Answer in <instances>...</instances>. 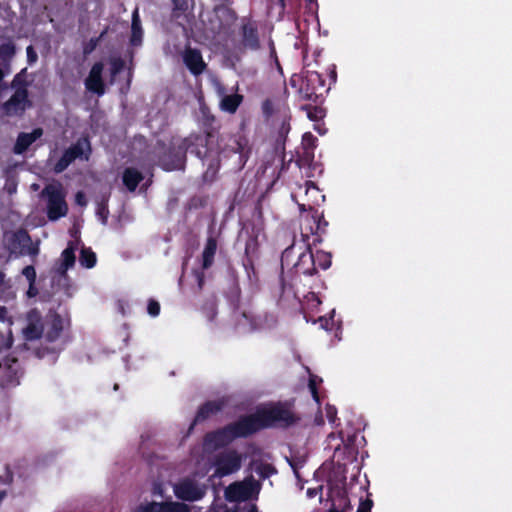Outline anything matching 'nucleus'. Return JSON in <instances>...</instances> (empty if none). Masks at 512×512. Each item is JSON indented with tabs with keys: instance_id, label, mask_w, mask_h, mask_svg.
<instances>
[{
	"instance_id": "obj_1",
	"label": "nucleus",
	"mask_w": 512,
	"mask_h": 512,
	"mask_svg": "<svg viewBox=\"0 0 512 512\" xmlns=\"http://www.w3.org/2000/svg\"><path fill=\"white\" fill-rule=\"evenodd\" d=\"M214 138L212 128L183 138L186 153L195 155L207 166L203 174L205 181H213L221 166L219 147L214 143Z\"/></svg>"
},
{
	"instance_id": "obj_22",
	"label": "nucleus",
	"mask_w": 512,
	"mask_h": 512,
	"mask_svg": "<svg viewBox=\"0 0 512 512\" xmlns=\"http://www.w3.org/2000/svg\"><path fill=\"white\" fill-rule=\"evenodd\" d=\"M235 439L236 438L233 434L230 424H227L213 432L207 433L205 436L206 442L213 443L217 447L228 445Z\"/></svg>"
},
{
	"instance_id": "obj_55",
	"label": "nucleus",
	"mask_w": 512,
	"mask_h": 512,
	"mask_svg": "<svg viewBox=\"0 0 512 512\" xmlns=\"http://www.w3.org/2000/svg\"><path fill=\"white\" fill-rule=\"evenodd\" d=\"M13 481V473L12 471L9 469V467L7 466L6 467V475L5 477L3 476H0V483H3V484H11Z\"/></svg>"
},
{
	"instance_id": "obj_59",
	"label": "nucleus",
	"mask_w": 512,
	"mask_h": 512,
	"mask_svg": "<svg viewBox=\"0 0 512 512\" xmlns=\"http://www.w3.org/2000/svg\"><path fill=\"white\" fill-rule=\"evenodd\" d=\"M38 293V290L35 288V284H29V289L27 294L29 297H35Z\"/></svg>"
},
{
	"instance_id": "obj_56",
	"label": "nucleus",
	"mask_w": 512,
	"mask_h": 512,
	"mask_svg": "<svg viewBox=\"0 0 512 512\" xmlns=\"http://www.w3.org/2000/svg\"><path fill=\"white\" fill-rule=\"evenodd\" d=\"M332 322H333V318L332 317L330 319H328L326 317H320L319 318L320 326L322 328H324L325 330H331L332 329V326H330V324L332 325Z\"/></svg>"
},
{
	"instance_id": "obj_39",
	"label": "nucleus",
	"mask_w": 512,
	"mask_h": 512,
	"mask_svg": "<svg viewBox=\"0 0 512 512\" xmlns=\"http://www.w3.org/2000/svg\"><path fill=\"white\" fill-rule=\"evenodd\" d=\"M321 382H322V379L318 378L315 375H310L308 387H309V390L311 392L313 399L318 404H320V397H319L317 385H318V383H321Z\"/></svg>"
},
{
	"instance_id": "obj_46",
	"label": "nucleus",
	"mask_w": 512,
	"mask_h": 512,
	"mask_svg": "<svg viewBox=\"0 0 512 512\" xmlns=\"http://www.w3.org/2000/svg\"><path fill=\"white\" fill-rule=\"evenodd\" d=\"M160 304L155 299H149L147 304V312L152 317H157L160 314Z\"/></svg>"
},
{
	"instance_id": "obj_15",
	"label": "nucleus",
	"mask_w": 512,
	"mask_h": 512,
	"mask_svg": "<svg viewBox=\"0 0 512 512\" xmlns=\"http://www.w3.org/2000/svg\"><path fill=\"white\" fill-rule=\"evenodd\" d=\"M69 326V318H64L57 312L50 313L44 332L45 341L48 343H54L61 337L64 330Z\"/></svg>"
},
{
	"instance_id": "obj_37",
	"label": "nucleus",
	"mask_w": 512,
	"mask_h": 512,
	"mask_svg": "<svg viewBox=\"0 0 512 512\" xmlns=\"http://www.w3.org/2000/svg\"><path fill=\"white\" fill-rule=\"evenodd\" d=\"M26 71L27 69L24 68L14 76L11 82V87L14 89V91L21 88L27 89L29 83L26 80Z\"/></svg>"
},
{
	"instance_id": "obj_61",
	"label": "nucleus",
	"mask_w": 512,
	"mask_h": 512,
	"mask_svg": "<svg viewBox=\"0 0 512 512\" xmlns=\"http://www.w3.org/2000/svg\"><path fill=\"white\" fill-rule=\"evenodd\" d=\"M215 116L209 115L205 118V126H211L213 122H215Z\"/></svg>"
},
{
	"instance_id": "obj_57",
	"label": "nucleus",
	"mask_w": 512,
	"mask_h": 512,
	"mask_svg": "<svg viewBox=\"0 0 512 512\" xmlns=\"http://www.w3.org/2000/svg\"><path fill=\"white\" fill-rule=\"evenodd\" d=\"M275 5L278 6L279 15H283L286 10V0H271Z\"/></svg>"
},
{
	"instance_id": "obj_33",
	"label": "nucleus",
	"mask_w": 512,
	"mask_h": 512,
	"mask_svg": "<svg viewBox=\"0 0 512 512\" xmlns=\"http://www.w3.org/2000/svg\"><path fill=\"white\" fill-rule=\"evenodd\" d=\"M332 507L336 510L348 512L352 509L350 499L345 489H339L335 494V501Z\"/></svg>"
},
{
	"instance_id": "obj_19",
	"label": "nucleus",
	"mask_w": 512,
	"mask_h": 512,
	"mask_svg": "<svg viewBox=\"0 0 512 512\" xmlns=\"http://www.w3.org/2000/svg\"><path fill=\"white\" fill-rule=\"evenodd\" d=\"M291 115L287 107L283 108L281 114V121L277 127L276 139H275V150L284 152L287 136L291 130L290 126Z\"/></svg>"
},
{
	"instance_id": "obj_60",
	"label": "nucleus",
	"mask_w": 512,
	"mask_h": 512,
	"mask_svg": "<svg viewBox=\"0 0 512 512\" xmlns=\"http://www.w3.org/2000/svg\"><path fill=\"white\" fill-rule=\"evenodd\" d=\"M4 299V296H0V301ZM7 309L4 306H0V321L5 319Z\"/></svg>"
},
{
	"instance_id": "obj_2",
	"label": "nucleus",
	"mask_w": 512,
	"mask_h": 512,
	"mask_svg": "<svg viewBox=\"0 0 512 512\" xmlns=\"http://www.w3.org/2000/svg\"><path fill=\"white\" fill-rule=\"evenodd\" d=\"M292 88H295L301 100L317 103L328 92L325 79L316 71H305L293 74L289 80Z\"/></svg>"
},
{
	"instance_id": "obj_3",
	"label": "nucleus",
	"mask_w": 512,
	"mask_h": 512,
	"mask_svg": "<svg viewBox=\"0 0 512 512\" xmlns=\"http://www.w3.org/2000/svg\"><path fill=\"white\" fill-rule=\"evenodd\" d=\"M306 248L300 252L297 261L292 264L291 269L295 275L314 276L318 269L327 270L332 264V255L323 250L312 251V243L304 242Z\"/></svg>"
},
{
	"instance_id": "obj_8",
	"label": "nucleus",
	"mask_w": 512,
	"mask_h": 512,
	"mask_svg": "<svg viewBox=\"0 0 512 512\" xmlns=\"http://www.w3.org/2000/svg\"><path fill=\"white\" fill-rule=\"evenodd\" d=\"M220 156L231 157L234 154L238 155V165L243 168L248 161L251 153L248 138L243 133L232 134L228 137L226 143L222 148H219Z\"/></svg>"
},
{
	"instance_id": "obj_24",
	"label": "nucleus",
	"mask_w": 512,
	"mask_h": 512,
	"mask_svg": "<svg viewBox=\"0 0 512 512\" xmlns=\"http://www.w3.org/2000/svg\"><path fill=\"white\" fill-rule=\"evenodd\" d=\"M317 138L311 133L306 132L302 137L303 155L297 159V165L302 167L309 165L314 158V148L316 147Z\"/></svg>"
},
{
	"instance_id": "obj_47",
	"label": "nucleus",
	"mask_w": 512,
	"mask_h": 512,
	"mask_svg": "<svg viewBox=\"0 0 512 512\" xmlns=\"http://www.w3.org/2000/svg\"><path fill=\"white\" fill-rule=\"evenodd\" d=\"M22 275L26 277V279L28 280L29 284H35V282H36V270H35L34 266L27 265L26 267H24L23 270H22Z\"/></svg>"
},
{
	"instance_id": "obj_53",
	"label": "nucleus",
	"mask_w": 512,
	"mask_h": 512,
	"mask_svg": "<svg viewBox=\"0 0 512 512\" xmlns=\"http://www.w3.org/2000/svg\"><path fill=\"white\" fill-rule=\"evenodd\" d=\"M10 288V284L5 280V274L0 271V296H4V293Z\"/></svg>"
},
{
	"instance_id": "obj_20",
	"label": "nucleus",
	"mask_w": 512,
	"mask_h": 512,
	"mask_svg": "<svg viewBox=\"0 0 512 512\" xmlns=\"http://www.w3.org/2000/svg\"><path fill=\"white\" fill-rule=\"evenodd\" d=\"M226 405V402L223 399L207 401L202 404L195 415V418L190 426V429L194 427L197 423L203 422L208 419L211 415H214L220 412Z\"/></svg>"
},
{
	"instance_id": "obj_50",
	"label": "nucleus",
	"mask_w": 512,
	"mask_h": 512,
	"mask_svg": "<svg viewBox=\"0 0 512 512\" xmlns=\"http://www.w3.org/2000/svg\"><path fill=\"white\" fill-rule=\"evenodd\" d=\"M193 275L196 279V282H197V286H198V290L201 291L204 287V283H205V275H204V272L202 270H196L194 269L193 270Z\"/></svg>"
},
{
	"instance_id": "obj_54",
	"label": "nucleus",
	"mask_w": 512,
	"mask_h": 512,
	"mask_svg": "<svg viewBox=\"0 0 512 512\" xmlns=\"http://www.w3.org/2000/svg\"><path fill=\"white\" fill-rule=\"evenodd\" d=\"M75 202L77 205L81 207H85L87 205L86 195L83 191H78L75 195Z\"/></svg>"
},
{
	"instance_id": "obj_64",
	"label": "nucleus",
	"mask_w": 512,
	"mask_h": 512,
	"mask_svg": "<svg viewBox=\"0 0 512 512\" xmlns=\"http://www.w3.org/2000/svg\"><path fill=\"white\" fill-rule=\"evenodd\" d=\"M247 512H257L256 506H252Z\"/></svg>"
},
{
	"instance_id": "obj_41",
	"label": "nucleus",
	"mask_w": 512,
	"mask_h": 512,
	"mask_svg": "<svg viewBox=\"0 0 512 512\" xmlns=\"http://www.w3.org/2000/svg\"><path fill=\"white\" fill-rule=\"evenodd\" d=\"M303 108L307 111L310 120L318 121L324 117V110L321 107L307 105Z\"/></svg>"
},
{
	"instance_id": "obj_25",
	"label": "nucleus",
	"mask_w": 512,
	"mask_h": 512,
	"mask_svg": "<svg viewBox=\"0 0 512 512\" xmlns=\"http://www.w3.org/2000/svg\"><path fill=\"white\" fill-rule=\"evenodd\" d=\"M77 250V243L69 241L67 247L61 253V262L57 268V272L64 276L67 271L72 268L76 261L75 251Z\"/></svg>"
},
{
	"instance_id": "obj_14",
	"label": "nucleus",
	"mask_w": 512,
	"mask_h": 512,
	"mask_svg": "<svg viewBox=\"0 0 512 512\" xmlns=\"http://www.w3.org/2000/svg\"><path fill=\"white\" fill-rule=\"evenodd\" d=\"M32 105L28 89L21 88L14 91L11 97L3 103L2 109L7 116H22Z\"/></svg>"
},
{
	"instance_id": "obj_26",
	"label": "nucleus",
	"mask_w": 512,
	"mask_h": 512,
	"mask_svg": "<svg viewBox=\"0 0 512 512\" xmlns=\"http://www.w3.org/2000/svg\"><path fill=\"white\" fill-rule=\"evenodd\" d=\"M143 512H190L188 506L180 502H152L143 508Z\"/></svg>"
},
{
	"instance_id": "obj_34",
	"label": "nucleus",
	"mask_w": 512,
	"mask_h": 512,
	"mask_svg": "<svg viewBox=\"0 0 512 512\" xmlns=\"http://www.w3.org/2000/svg\"><path fill=\"white\" fill-rule=\"evenodd\" d=\"M96 254L93 252V250L90 247H82L80 251L79 256V262L81 266L91 269L96 265Z\"/></svg>"
},
{
	"instance_id": "obj_16",
	"label": "nucleus",
	"mask_w": 512,
	"mask_h": 512,
	"mask_svg": "<svg viewBox=\"0 0 512 512\" xmlns=\"http://www.w3.org/2000/svg\"><path fill=\"white\" fill-rule=\"evenodd\" d=\"M182 60L189 72L194 76L201 75L207 69L202 53L197 48L186 46L182 53Z\"/></svg>"
},
{
	"instance_id": "obj_31",
	"label": "nucleus",
	"mask_w": 512,
	"mask_h": 512,
	"mask_svg": "<svg viewBox=\"0 0 512 512\" xmlns=\"http://www.w3.org/2000/svg\"><path fill=\"white\" fill-rule=\"evenodd\" d=\"M142 38L143 29L141 20L138 9H135L132 14L130 44L135 47L140 46L142 44Z\"/></svg>"
},
{
	"instance_id": "obj_49",
	"label": "nucleus",
	"mask_w": 512,
	"mask_h": 512,
	"mask_svg": "<svg viewBox=\"0 0 512 512\" xmlns=\"http://www.w3.org/2000/svg\"><path fill=\"white\" fill-rule=\"evenodd\" d=\"M373 500L369 497L361 499L356 512H371Z\"/></svg>"
},
{
	"instance_id": "obj_62",
	"label": "nucleus",
	"mask_w": 512,
	"mask_h": 512,
	"mask_svg": "<svg viewBox=\"0 0 512 512\" xmlns=\"http://www.w3.org/2000/svg\"><path fill=\"white\" fill-rule=\"evenodd\" d=\"M7 190H8V192H9L10 194H11V193H13V192H15V191H16V185L14 184L13 186H9Z\"/></svg>"
},
{
	"instance_id": "obj_35",
	"label": "nucleus",
	"mask_w": 512,
	"mask_h": 512,
	"mask_svg": "<svg viewBox=\"0 0 512 512\" xmlns=\"http://www.w3.org/2000/svg\"><path fill=\"white\" fill-rule=\"evenodd\" d=\"M259 242L257 235H250L245 243L244 257L258 258Z\"/></svg>"
},
{
	"instance_id": "obj_13",
	"label": "nucleus",
	"mask_w": 512,
	"mask_h": 512,
	"mask_svg": "<svg viewBox=\"0 0 512 512\" xmlns=\"http://www.w3.org/2000/svg\"><path fill=\"white\" fill-rule=\"evenodd\" d=\"M175 496L188 502L201 500L206 494V487L199 485L196 481L185 478L174 485L173 488Z\"/></svg>"
},
{
	"instance_id": "obj_18",
	"label": "nucleus",
	"mask_w": 512,
	"mask_h": 512,
	"mask_svg": "<svg viewBox=\"0 0 512 512\" xmlns=\"http://www.w3.org/2000/svg\"><path fill=\"white\" fill-rule=\"evenodd\" d=\"M104 65L102 62H96L91 67L88 77L85 79V87L88 91L102 96L105 93V84L102 79Z\"/></svg>"
},
{
	"instance_id": "obj_32",
	"label": "nucleus",
	"mask_w": 512,
	"mask_h": 512,
	"mask_svg": "<svg viewBox=\"0 0 512 512\" xmlns=\"http://www.w3.org/2000/svg\"><path fill=\"white\" fill-rule=\"evenodd\" d=\"M16 54V46L11 39L0 43V62L3 66H10L11 60Z\"/></svg>"
},
{
	"instance_id": "obj_42",
	"label": "nucleus",
	"mask_w": 512,
	"mask_h": 512,
	"mask_svg": "<svg viewBox=\"0 0 512 512\" xmlns=\"http://www.w3.org/2000/svg\"><path fill=\"white\" fill-rule=\"evenodd\" d=\"M255 259L256 258L244 257L242 260V265H243L249 279H251L252 276L256 275L255 265H254Z\"/></svg>"
},
{
	"instance_id": "obj_63",
	"label": "nucleus",
	"mask_w": 512,
	"mask_h": 512,
	"mask_svg": "<svg viewBox=\"0 0 512 512\" xmlns=\"http://www.w3.org/2000/svg\"><path fill=\"white\" fill-rule=\"evenodd\" d=\"M328 512H345V511H342V510H336L335 507H331Z\"/></svg>"
},
{
	"instance_id": "obj_28",
	"label": "nucleus",
	"mask_w": 512,
	"mask_h": 512,
	"mask_svg": "<svg viewBox=\"0 0 512 512\" xmlns=\"http://www.w3.org/2000/svg\"><path fill=\"white\" fill-rule=\"evenodd\" d=\"M143 179V174L136 168L128 167L123 171L122 181L130 192H134Z\"/></svg>"
},
{
	"instance_id": "obj_58",
	"label": "nucleus",
	"mask_w": 512,
	"mask_h": 512,
	"mask_svg": "<svg viewBox=\"0 0 512 512\" xmlns=\"http://www.w3.org/2000/svg\"><path fill=\"white\" fill-rule=\"evenodd\" d=\"M98 40V38L90 40L89 45L84 49L85 54L92 52L96 48Z\"/></svg>"
},
{
	"instance_id": "obj_6",
	"label": "nucleus",
	"mask_w": 512,
	"mask_h": 512,
	"mask_svg": "<svg viewBox=\"0 0 512 512\" xmlns=\"http://www.w3.org/2000/svg\"><path fill=\"white\" fill-rule=\"evenodd\" d=\"M305 226L302 228L301 236L303 242L309 241L310 235L314 236L312 244L316 246L322 242V235L326 233L328 221L325 220L323 212L312 206L308 207V214L304 216Z\"/></svg>"
},
{
	"instance_id": "obj_29",
	"label": "nucleus",
	"mask_w": 512,
	"mask_h": 512,
	"mask_svg": "<svg viewBox=\"0 0 512 512\" xmlns=\"http://www.w3.org/2000/svg\"><path fill=\"white\" fill-rule=\"evenodd\" d=\"M217 251V240L215 237L210 236L207 238L205 247L202 252V269H209L213 263Z\"/></svg>"
},
{
	"instance_id": "obj_52",
	"label": "nucleus",
	"mask_w": 512,
	"mask_h": 512,
	"mask_svg": "<svg viewBox=\"0 0 512 512\" xmlns=\"http://www.w3.org/2000/svg\"><path fill=\"white\" fill-rule=\"evenodd\" d=\"M205 205V201L201 198V197H198V196H194L190 199L189 203H188V208L189 209H197V208H200V207H203Z\"/></svg>"
},
{
	"instance_id": "obj_48",
	"label": "nucleus",
	"mask_w": 512,
	"mask_h": 512,
	"mask_svg": "<svg viewBox=\"0 0 512 512\" xmlns=\"http://www.w3.org/2000/svg\"><path fill=\"white\" fill-rule=\"evenodd\" d=\"M194 0H171L173 5V10L185 12L189 8V4L192 3Z\"/></svg>"
},
{
	"instance_id": "obj_17",
	"label": "nucleus",
	"mask_w": 512,
	"mask_h": 512,
	"mask_svg": "<svg viewBox=\"0 0 512 512\" xmlns=\"http://www.w3.org/2000/svg\"><path fill=\"white\" fill-rule=\"evenodd\" d=\"M241 44L244 48L256 51L260 48V39L257 24L248 19L243 20L240 28Z\"/></svg>"
},
{
	"instance_id": "obj_40",
	"label": "nucleus",
	"mask_w": 512,
	"mask_h": 512,
	"mask_svg": "<svg viewBox=\"0 0 512 512\" xmlns=\"http://www.w3.org/2000/svg\"><path fill=\"white\" fill-rule=\"evenodd\" d=\"M96 214L101 219L103 224L107 223L109 216L108 199H103L97 204Z\"/></svg>"
},
{
	"instance_id": "obj_36",
	"label": "nucleus",
	"mask_w": 512,
	"mask_h": 512,
	"mask_svg": "<svg viewBox=\"0 0 512 512\" xmlns=\"http://www.w3.org/2000/svg\"><path fill=\"white\" fill-rule=\"evenodd\" d=\"M255 472L262 478L266 479L272 476L273 474L277 473L276 468L270 464L265 462H260L255 467Z\"/></svg>"
},
{
	"instance_id": "obj_43",
	"label": "nucleus",
	"mask_w": 512,
	"mask_h": 512,
	"mask_svg": "<svg viewBox=\"0 0 512 512\" xmlns=\"http://www.w3.org/2000/svg\"><path fill=\"white\" fill-rule=\"evenodd\" d=\"M110 64L112 76L118 75L125 67V61L120 57L111 59Z\"/></svg>"
},
{
	"instance_id": "obj_23",
	"label": "nucleus",
	"mask_w": 512,
	"mask_h": 512,
	"mask_svg": "<svg viewBox=\"0 0 512 512\" xmlns=\"http://www.w3.org/2000/svg\"><path fill=\"white\" fill-rule=\"evenodd\" d=\"M216 18L219 20L218 30L229 29L237 20V13L227 5L221 4L214 8Z\"/></svg>"
},
{
	"instance_id": "obj_9",
	"label": "nucleus",
	"mask_w": 512,
	"mask_h": 512,
	"mask_svg": "<svg viewBox=\"0 0 512 512\" xmlns=\"http://www.w3.org/2000/svg\"><path fill=\"white\" fill-rule=\"evenodd\" d=\"M32 240L27 230L18 229L11 233L4 234V246L10 255H36L37 247L31 246Z\"/></svg>"
},
{
	"instance_id": "obj_38",
	"label": "nucleus",
	"mask_w": 512,
	"mask_h": 512,
	"mask_svg": "<svg viewBox=\"0 0 512 512\" xmlns=\"http://www.w3.org/2000/svg\"><path fill=\"white\" fill-rule=\"evenodd\" d=\"M295 244L288 246L281 254V268L290 267L294 258Z\"/></svg>"
},
{
	"instance_id": "obj_44",
	"label": "nucleus",
	"mask_w": 512,
	"mask_h": 512,
	"mask_svg": "<svg viewBox=\"0 0 512 512\" xmlns=\"http://www.w3.org/2000/svg\"><path fill=\"white\" fill-rule=\"evenodd\" d=\"M262 113L265 118H270L275 112L274 102L271 99H266L262 102Z\"/></svg>"
},
{
	"instance_id": "obj_7",
	"label": "nucleus",
	"mask_w": 512,
	"mask_h": 512,
	"mask_svg": "<svg viewBox=\"0 0 512 512\" xmlns=\"http://www.w3.org/2000/svg\"><path fill=\"white\" fill-rule=\"evenodd\" d=\"M42 195L47 197V217L56 221L67 215L68 205L61 186L47 185L42 190Z\"/></svg>"
},
{
	"instance_id": "obj_27",
	"label": "nucleus",
	"mask_w": 512,
	"mask_h": 512,
	"mask_svg": "<svg viewBox=\"0 0 512 512\" xmlns=\"http://www.w3.org/2000/svg\"><path fill=\"white\" fill-rule=\"evenodd\" d=\"M225 497L230 502L246 500L250 497L249 487L245 483L234 482L226 488Z\"/></svg>"
},
{
	"instance_id": "obj_30",
	"label": "nucleus",
	"mask_w": 512,
	"mask_h": 512,
	"mask_svg": "<svg viewBox=\"0 0 512 512\" xmlns=\"http://www.w3.org/2000/svg\"><path fill=\"white\" fill-rule=\"evenodd\" d=\"M243 100L244 96L239 93L225 95L224 97H222L219 107L223 112L235 114L240 105L242 104Z\"/></svg>"
},
{
	"instance_id": "obj_12",
	"label": "nucleus",
	"mask_w": 512,
	"mask_h": 512,
	"mask_svg": "<svg viewBox=\"0 0 512 512\" xmlns=\"http://www.w3.org/2000/svg\"><path fill=\"white\" fill-rule=\"evenodd\" d=\"M242 457L236 450H228L216 455L214 460L215 475L224 477L241 468Z\"/></svg>"
},
{
	"instance_id": "obj_4",
	"label": "nucleus",
	"mask_w": 512,
	"mask_h": 512,
	"mask_svg": "<svg viewBox=\"0 0 512 512\" xmlns=\"http://www.w3.org/2000/svg\"><path fill=\"white\" fill-rule=\"evenodd\" d=\"M264 429L271 427L288 428L297 424L300 418L287 403L277 402L268 407L259 408Z\"/></svg>"
},
{
	"instance_id": "obj_45",
	"label": "nucleus",
	"mask_w": 512,
	"mask_h": 512,
	"mask_svg": "<svg viewBox=\"0 0 512 512\" xmlns=\"http://www.w3.org/2000/svg\"><path fill=\"white\" fill-rule=\"evenodd\" d=\"M42 331L35 325L29 324L25 329L26 338L29 340L38 339L41 337Z\"/></svg>"
},
{
	"instance_id": "obj_51",
	"label": "nucleus",
	"mask_w": 512,
	"mask_h": 512,
	"mask_svg": "<svg viewBox=\"0 0 512 512\" xmlns=\"http://www.w3.org/2000/svg\"><path fill=\"white\" fill-rule=\"evenodd\" d=\"M26 53H27V62L29 65H32L34 64L37 59H38V55L35 51V49L33 48L32 45H29L27 48H26Z\"/></svg>"
},
{
	"instance_id": "obj_10",
	"label": "nucleus",
	"mask_w": 512,
	"mask_h": 512,
	"mask_svg": "<svg viewBox=\"0 0 512 512\" xmlns=\"http://www.w3.org/2000/svg\"><path fill=\"white\" fill-rule=\"evenodd\" d=\"M259 408L254 413L241 415L229 423L236 439L247 438L264 429Z\"/></svg>"
},
{
	"instance_id": "obj_21",
	"label": "nucleus",
	"mask_w": 512,
	"mask_h": 512,
	"mask_svg": "<svg viewBox=\"0 0 512 512\" xmlns=\"http://www.w3.org/2000/svg\"><path fill=\"white\" fill-rule=\"evenodd\" d=\"M43 135V129L37 127L32 130L30 133L20 132L17 136L16 142L13 147V152L15 154H23L28 148Z\"/></svg>"
},
{
	"instance_id": "obj_5",
	"label": "nucleus",
	"mask_w": 512,
	"mask_h": 512,
	"mask_svg": "<svg viewBox=\"0 0 512 512\" xmlns=\"http://www.w3.org/2000/svg\"><path fill=\"white\" fill-rule=\"evenodd\" d=\"M157 158L159 167L164 171H184L187 163V153L183 138L172 140L167 146L163 144V149Z\"/></svg>"
},
{
	"instance_id": "obj_11",
	"label": "nucleus",
	"mask_w": 512,
	"mask_h": 512,
	"mask_svg": "<svg viewBox=\"0 0 512 512\" xmlns=\"http://www.w3.org/2000/svg\"><path fill=\"white\" fill-rule=\"evenodd\" d=\"M85 147L87 148L88 153L85 155L84 159L88 160L91 152L90 142L87 138H80L63 152L62 156L55 164V171L57 173L63 172L76 159L82 158Z\"/></svg>"
}]
</instances>
